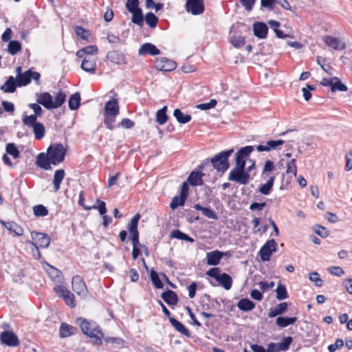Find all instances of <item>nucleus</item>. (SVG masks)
Instances as JSON below:
<instances>
[{"mask_svg": "<svg viewBox=\"0 0 352 352\" xmlns=\"http://www.w3.org/2000/svg\"><path fill=\"white\" fill-rule=\"evenodd\" d=\"M275 176H270L265 184H262L258 187V191L263 195L270 194L274 186Z\"/></svg>", "mask_w": 352, "mask_h": 352, "instance_id": "f704fd0d", "label": "nucleus"}, {"mask_svg": "<svg viewBox=\"0 0 352 352\" xmlns=\"http://www.w3.org/2000/svg\"><path fill=\"white\" fill-rule=\"evenodd\" d=\"M169 237L170 239H177L179 240H182L185 241H188L190 243L195 242V239L190 236L188 234L182 232L180 230H173L170 234Z\"/></svg>", "mask_w": 352, "mask_h": 352, "instance_id": "58836bf2", "label": "nucleus"}, {"mask_svg": "<svg viewBox=\"0 0 352 352\" xmlns=\"http://www.w3.org/2000/svg\"><path fill=\"white\" fill-rule=\"evenodd\" d=\"M277 243L274 239L268 240L260 249L259 255L263 261H269L273 252L276 251Z\"/></svg>", "mask_w": 352, "mask_h": 352, "instance_id": "9d476101", "label": "nucleus"}, {"mask_svg": "<svg viewBox=\"0 0 352 352\" xmlns=\"http://www.w3.org/2000/svg\"><path fill=\"white\" fill-rule=\"evenodd\" d=\"M253 151L254 146H245L240 148L235 154L236 165L245 168L246 161Z\"/></svg>", "mask_w": 352, "mask_h": 352, "instance_id": "ddd939ff", "label": "nucleus"}, {"mask_svg": "<svg viewBox=\"0 0 352 352\" xmlns=\"http://www.w3.org/2000/svg\"><path fill=\"white\" fill-rule=\"evenodd\" d=\"M228 179L240 184L245 185L250 182V174L245 171V167L235 165L229 173Z\"/></svg>", "mask_w": 352, "mask_h": 352, "instance_id": "0eeeda50", "label": "nucleus"}, {"mask_svg": "<svg viewBox=\"0 0 352 352\" xmlns=\"http://www.w3.org/2000/svg\"><path fill=\"white\" fill-rule=\"evenodd\" d=\"M31 237L32 241L36 243L38 248H47L50 244V237L46 233L38 232L36 231H32L31 232Z\"/></svg>", "mask_w": 352, "mask_h": 352, "instance_id": "f3484780", "label": "nucleus"}, {"mask_svg": "<svg viewBox=\"0 0 352 352\" xmlns=\"http://www.w3.org/2000/svg\"><path fill=\"white\" fill-rule=\"evenodd\" d=\"M186 201V199L184 197L179 195V196H175L170 204V208L174 210L179 206H182L184 205L185 202Z\"/></svg>", "mask_w": 352, "mask_h": 352, "instance_id": "6e6d98bb", "label": "nucleus"}, {"mask_svg": "<svg viewBox=\"0 0 352 352\" xmlns=\"http://www.w3.org/2000/svg\"><path fill=\"white\" fill-rule=\"evenodd\" d=\"M195 210L201 211L202 214L209 219L214 220L218 219V215L217 213L210 208L203 207L200 204H197L194 206Z\"/></svg>", "mask_w": 352, "mask_h": 352, "instance_id": "4c0bfd02", "label": "nucleus"}, {"mask_svg": "<svg viewBox=\"0 0 352 352\" xmlns=\"http://www.w3.org/2000/svg\"><path fill=\"white\" fill-rule=\"evenodd\" d=\"M65 175V172L64 169L60 168L58 169L54 172V178H53V185L54 188V192H57L59 190L60 188V184L63 182Z\"/></svg>", "mask_w": 352, "mask_h": 352, "instance_id": "473e14b6", "label": "nucleus"}, {"mask_svg": "<svg viewBox=\"0 0 352 352\" xmlns=\"http://www.w3.org/2000/svg\"><path fill=\"white\" fill-rule=\"evenodd\" d=\"M293 342V338L291 336L284 337L279 343H277L278 350L287 351Z\"/></svg>", "mask_w": 352, "mask_h": 352, "instance_id": "603ef678", "label": "nucleus"}, {"mask_svg": "<svg viewBox=\"0 0 352 352\" xmlns=\"http://www.w3.org/2000/svg\"><path fill=\"white\" fill-rule=\"evenodd\" d=\"M296 321V317L278 316L276 319V324L280 328H284L294 324Z\"/></svg>", "mask_w": 352, "mask_h": 352, "instance_id": "e433bc0d", "label": "nucleus"}, {"mask_svg": "<svg viewBox=\"0 0 352 352\" xmlns=\"http://www.w3.org/2000/svg\"><path fill=\"white\" fill-rule=\"evenodd\" d=\"M67 151L61 143L51 144L46 153L37 155L35 164L45 170H52L51 165L57 166L64 162Z\"/></svg>", "mask_w": 352, "mask_h": 352, "instance_id": "f257e3e1", "label": "nucleus"}, {"mask_svg": "<svg viewBox=\"0 0 352 352\" xmlns=\"http://www.w3.org/2000/svg\"><path fill=\"white\" fill-rule=\"evenodd\" d=\"M204 175L203 172L193 170L188 175L186 182L192 186H202L204 184Z\"/></svg>", "mask_w": 352, "mask_h": 352, "instance_id": "a878e982", "label": "nucleus"}, {"mask_svg": "<svg viewBox=\"0 0 352 352\" xmlns=\"http://www.w3.org/2000/svg\"><path fill=\"white\" fill-rule=\"evenodd\" d=\"M0 223L6 228L14 236H20L23 234V229L14 221H5L0 220Z\"/></svg>", "mask_w": 352, "mask_h": 352, "instance_id": "4be33fe9", "label": "nucleus"}, {"mask_svg": "<svg viewBox=\"0 0 352 352\" xmlns=\"http://www.w3.org/2000/svg\"><path fill=\"white\" fill-rule=\"evenodd\" d=\"M224 256H230L229 252H221L219 250H214L208 252L206 254V261L208 265L217 266L219 264L221 260Z\"/></svg>", "mask_w": 352, "mask_h": 352, "instance_id": "a211bd4d", "label": "nucleus"}, {"mask_svg": "<svg viewBox=\"0 0 352 352\" xmlns=\"http://www.w3.org/2000/svg\"><path fill=\"white\" fill-rule=\"evenodd\" d=\"M314 232L322 238H326L329 234V230L325 228L320 225L316 224L313 228Z\"/></svg>", "mask_w": 352, "mask_h": 352, "instance_id": "680f3d73", "label": "nucleus"}, {"mask_svg": "<svg viewBox=\"0 0 352 352\" xmlns=\"http://www.w3.org/2000/svg\"><path fill=\"white\" fill-rule=\"evenodd\" d=\"M119 113L120 107L118 100L113 97L105 103L103 111V123L108 129L112 131L116 128L113 123L116 121V117L119 115Z\"/></svg>", "mask_w": 352, "mask_h": 352, "instance_id": "7ed1b4c3", "label": "nucleus"}, {"mask_svg": "<svg viewBox=\"0 0 352 352\" xmlns=\"http://www.w3.org/2000/svg\"><path fill=\"white\" fill-rule=\"evenodd\" d=\"M254 35L260 39H264L267 37L268 33L267 25L261 21L254 22L252 25Z\"/></svg>", "mask_w": 352, "mask_h": 352, "instance_id": "aec40b11", "label": "nucleus"}, {"mask_svg": "<svg viewBox=\"0 0 352 352\" xmlns=\"http://www.w3.org/2000/svg\"><path fill=\"white\" fill-rule=\"evenodd\" d=\"M274 162L270 160H267L265 163L264 168L261 173V177L266 178L268 177L267 173L274 170Z\"/></svg>", "mask_w": 352, "mask_h": 352, "instance_id": "bf43d9fd", "label": "nucleus"}, {"mask_svg": "<svg viewBox=\"0 0 352 352\" xmlns=\"http://www.w3.org/2000/svg\"><path fill=\"white\" fill-rule=\"evenodd\" d=\"M309 280L314 282L315 285L317 287H321L324 284V280L320 278V274L316 272L309 274Z\"/></svg>", "mask_w": 352, "mask_h": 352, "instance_id": "e2e57ef3", "label": "nucleus"}, {"mask_svg": "<svg viewBox=\"0 0 352 352\" xmlns=\"http://www.w3.org/2000/svg\"><path fill=\"white\" fill-rule=\"evenodd\" d=\"M125 8L131 14V22L142 28L144 25V14L140 7V0H126Z\"/></svg>", "mask_w": 352, "mask_h": 352, "instance_id": "423d86ee", "label": "nucleus"}, {"mask_svg": "<svg viewBox=\"0 0 352 352\" xmlns=\"http://www.w3.org/2000/svg\"><path fill=\"white\" fill-rule=\"evenodd\" d=\"M288 307V304L286 302H280L278 304L276 307H272L270 309L268 312L269 318H274L278 316H281L280 315L285 314Z\"/></svg>", "mask_w": 352, "mask_h": 352, "instance_id": "c756f323", "label": "nucleus"}, {"mask_svg": "<svg viewBox=\"0 0 352 352\" xmlns=\"http://www.w3.org/2000/svg\"><path fill=\"white\" fill-rule=\"evenodd\" d=\"M217 104L215 99H211L208 102L201 103L197 105V108L201 110L206 111L214 108Z\"/></svg>", "mask_w": 352, "mask_h": 352, "instance_id": "052dcab7", "label": "nucleus"}, {"mask_svg": "<svg viewBox=\"0 0 352 352\" xmlns=\"http://www.w3.org/2000/svg\"><path fill=\"white\" fill-rule=\"evenodd\" d=\"M30 74L31 69H29L19 76L16 77L19 87L26 86L31 82Z\"/></svg>", "mask_w": 352, "mask_h": 352, "instance_id": "c03bdc74", "label": "nucleus"}, {"mask_svg": "<svg viewBox=\"0 0 352 352\" xmlns=\"http://www.w3.org/2000/svg\"><path fill=\"white\" fill-rule=\"evenodd\" d=\"M66 100V95L65 93L60 91L56 95L54 98V100L52 98V103H53V109H57L60 107H61Z\"/></svg>", "mask_w": 352, "mask_h": 352, "instance_id": "8fccbe9b", "label": "nucleus"}, {"mask_svg": "<svg viewBox=\"0 0 352 352\" xmlns=\"http://www.w3.org/2000/svg\"><path fill=\"white\" fill-rule=\"evenodd\" d=\"M36 102L46 109H53L52 96L49 92L36 93Z\"/></svg>", "mask_w": 352, "mask_h": 352, "instance_id": "412c9836", "label": "nucleus"}, {"mask_svg": "<svg viewBox=\"0 0 352 352\" xmlns=\"http://www.w3.org/2000/svg\"><path fill=\"white\" fill-rule=\"evenodd\" d=\"M54 291L59 298L64 300L65 303L68 307L71 308L76 307V304L74 294L69 292L65 287L61 285H57L54 287Z\"/></svg>", "mask_w": 352, "mask_h": 352, "instance_id": "6e6552de", "label": "nucleus"}, {"mask_svg": "<svg viewBox=\"0 0 352 352\" xmlns=\"http://www.w3.org/2000/svg\"><path fill=\"white\" fill-rule=\"evenodd\" d=\"M73 290L80 296L85 298L89 292L83 278L78 275L73 277L72 281Z\"/></svg>", "mask_w": 352, "mask_h": 352, "instance_id": "dca6fc26", "label": "nucleus"}, {"mask_svg": "<svg viewBox=\"0 0 352 352\" xmlns=\"http://www.w3.org/2000/svg\"><path fill=\"white\" fill-rule=\"evenodd\" d=\"M107 59L112 63L116 65H125L126 64L124 55L118 50H112L107 53Z\"/></svg>", "mask_w": 352, "mask_h": 352, "instance_id": "b1692460", "label": "nucleus"}, {"mask_svg": "<svg viewBox=\"0 0 352 352\" xmlns=\"http://www.w3.org/2000/svg\"><path fill=\"white\" fill-rule=\"evenodd\" d=\"M160 50L151 43H145L141 45L138 50L139 56H144L148 54L151 56H156L160 54Z\"/></svg>", "mask_w": 352, "mask_h": 352, "instance_id": "5701e85b", "label": "nucleus"}, {"mask_svg": "<svg viewBox=\"0 0 352 352\" xmlns=\"http://www.w3.org/2000/svg\"><path fill=\"white\" fill-rule=\"evenodd\" d=\"M41 104L37 103H30L28 107L34 111V114L28 116L25 113L23 115L22 120H28L30 118H34V120H37L38 117H41L43 115V110L42 109Z\"/></svg>", "mask_w": 352, "mask_h": 352, "instance_id": "7c9ffc66", "label": "nucleus"}, {"mask_svg": "<svg viewBox=\"0 0 352 352\" xmlns=\"http://www.w3.org/2000/svg\"><path fill=\"white\" fill-rule=\"evenodd\" d=\"M22 122L25 125L32 128L36 140H41L44 138L45 129L43 123L34 120L33 117L28 120H22Z\"/></svg>", "mask_w": 352, "mask_h": 352, "instance_id": "f8f14e48", "label": "nucleus"}, {"mask_svg": "<svg viewBox=\"0 0 352 352\" xmlns=\"http://www.w3.org/2000/svg\"><path fill=\"white\" fill-rule=\"evenodd\" d=\"M76 35L80 37L82 40H88V31L82 26L76 25L75 28Z\"/></svg>", "mask_w": 352, "mask_h": 352, "instance_id": "774afa93", "label": "nucleus"}, {"mask_svg": "<svg viewBox=\"0 0 352 352\" xmlns=\"http://www.w3.org/2000/svg\"><path fill=\"white\" fill-rule=\"evenodd\" d=\"M200 304L204 311L210 310L214 307L213 298L207 294H205L201 298Z\"/></svg>", "mask_w": 352, "mask_h": 352, "instance_id": "a18cd8bd", "label": "nucleus"}, {"mask_svg": "<svg viewBox=\"0 0 352 352\" xmlns=\"http://www.w3.org/2000/svg\"><path fill=\"white\" fill-rule=\"evenodd\" d=\"M170 323L175 329L176 331L183 334L187 338H190L191 334L190 331L185 327V325L175 319V318H170Z\"/></svg>", "mask_w": 352, "mask_h": 352, "instance_id": "2f4dec72", "label": "nucleus"}, {"mask_svg": "<svg viewBox=\"0 0 352 352\" xmlns=\"http://www.w3.org/2000/svg\"><path fill=\"white\" fill-rule=\"evenodd\" d=\"M255 307L256 304L248 298H243L237 302V307L244 312L252 311Z\"/></svg>", "mask_w": 352, "mask_h": 352, "instance_id": "72a5a7b5", "label": "nucleus"}, {"mask_svg": "<svg viewBox=\"0 0 352 352\" xmlns=\"http://www.w3.org/2000/svg\"><path fill=\"white\" fill-rule=\"evenodd\" d=\"M21 50V43L16 40L10 41L8 51L11 55H15Z\"/></svg>", "mask_w": 352, "mask_h": 352, "instance_id": "3c124183", "label": "nucleus"}, {"mask_svg": "<svg viewBox=\"0 0 352 352\" xmlns=\"http://www.w3.org/2000/svg\"><path fill=\"white\" fill-rule=\"evenodd\" d=\"M275 292L276 294V298L278 300H283L289 298L286 286L280 282L278 283Z\"/></svg>", "mask_w": 352, "mask_h": 352, "instance_id": "49530a36", "label": "nucleus"}, {"mask_svg": "<svg viewBox=\"0 0 352 352\" xmlns=\"http://www.w3.org/2000/svg\"><path fill=\"white\" fill-rule=\"evenodd\" d=\"M186 11L193 15H199L205 10L204 0H186L185 4Z\"/></svg>", "mask_w": 352, "mask_h": 352, "instance_id": "4468645a", "label": "nucleus"}, {"mask_svg": "<svg viewBox=\"0 0 352 352\" xmlns=\"http://www.w3.org/2000/svg\"><path fill=\"white\" fill-rule=\"evenodd\" d=\"M176 67V62L166 57L157 58L155 61V68L164 72L173 71Z\"/></svg>", "mask_w": 352, "mask_h": 352, "instance_id": "2eb2a0df", "label": "nucleus"}, {"mask_svg": "<svg viewBox=\"0 0 352 352\" xmlns=\"http://www.w3.org/2000/svg\"><path fill=\"white\" fill-rule=\"evenodd\" d=\"M50 277L57 282H60L63 279V274L60 270L57 268L50 265V270L48 272Z\"/></svg>", "mask_w": 352, "mask_h": 352, "instance_id": "5fc2aeb1", "label": "nucleus"}, {"mask_svg": "<svg viewBox=\"0 0 352 352\" xmlns=\"http://www.w3.org/2000/svg\"><path fill=\"white\" fill-rule=\"evenodd\" d=\"M285 144V141L278 139V140H270L266 142L265 144H258L256 146V150L258 152H269L272 150L278 149L280 146H283Z\"/></svg>", "mask_w": 352, "mask_h": 352, "instance_id": "6ab92c4d", "label": "nucleus"}, {"mask_svg": "<svg viewBox=\"0 0 352 352\" xmlns=\"http://www.w3.org/2000/svg\"><path fill=\"white\" fill-rule=\"evenodd\" d=\"M145 20L146 23L151 28H156L157 23L159 21V19L156 16L153 12H147L144 16V21Z\"/></svg>", "mask_w": 352, "mask_h": 352, "instance_id": "09e8293b", "label": "nucleus"}, {"mask_svg": "<svg viewBox=\"0 0 352 352\" xmlns=\"http://www.w3.org/2000/svg\"><path fill=\"white\" fill-rule=\"evenodd\" d=\"M6 151L7 154H9L13 157V158L16 159L20 155V152L18 148L14 143L10 142L6 144Z\"/></svg>", "mask_w": 352, "mask_h": 352, "instance_id": "4d7b16f0", "label": "nucleus"}, {"mask_svg": "<svg viewBox=\"0 0 352 352\" xmlns=\"http://www.w3.org/2000/svg\"><path fill=\"white\" fill-rule=\"evenodd\" d=\"M324 41L328 46L336 50H343L346 48L345 43H341V41L338 38L333 36H325Z\"/></svg>", "mask_w": 352, "mask_h": 352, "instance_id": "c85d7f7f", "label": "nucleus"}, {"mask_svg": "<svg viewBox=\"0 0 352 352\" xmlns=\"http://www.w3.org/2000/svg\"><path fill=\"white\" fill-rule=\"evenodd\" d=\"M206 274L215 279L220 286L226 290H229L232 286L233 280L231 276L226 272H221L219 267H214L209 269Z\"/></svg>", "mask_w": 352, "mask_h": 352, "instance_id": "39448f33", "label": "nucleus"}, {"mask_svg": "<svg viewBox=\"0 0 352 352\" xmlns=\"http://www.w3.org/2000/svg\"><path fill=\"white\" fill-rule=\"evenodd\" d=\"M33 211L36 217H45L48 214V210L42 204L34 206Z\"/></svg>", "mask_w": 352, "mask_h": 352, "instance_id": "13d9d810", "label": "nucleus"}, {"mask_svg": "<svg viewBox=\"0 0 352 352\" xmlns=\"http://www.w3.org/2000/svg\"><path fill=\"white\" fill-rule=\"evenodd\" d=\"M167 110V106H164L162 108L157 110V111L156 112L155 120L158 123V124L163 125L167 122L168 119V116L166 113Z\"/></svg>", "mask_w": 352, "mask_h": 352, "instance_id": "37998d69", "label": "nucleus"}, {"mask_svg": "<svg viewBox=\"0 0 352 352\" xmlns=\"http://www.w3.org/2000/svg\"><path fill=\"white\" fill-rule=\"evenodd\" d=\"M347 89H348L347 86L345 85L339 78L335 77L334 81L332 85L331 89V91H333V92H336L337 91H346Z\"/></svg>", "mask_w": 352, "mask_h": 352, "instance_id": "864d4df0", "label": "nucleus"}, {"mask_svg": "<svg viewBox=\"0 0 352 352\" xmlns=\"http://www.w3.org/2000/svg\"><path fill=\"white\" fill-rule=\"evenodd\" d=\"M230 43L234 47L241 48L245 45V41L243 36H233L231 38Z\"/></svg>", "mask_w": 352, "mask_h": 352, "instance_id": "0e129e2a", "label": "nucleus"}, {"mask_svg": "<svg viewBox=\"0 0 352 352\" xmlns=\"http://www.w3.org/2000/svg\"><path fill=\"white\" fill-rule=\"evenodd\" d=\"M344 346V341L341 338H337L334 344L329 345L328 350L329 352H336L338 349L342 348Z\"/></svg>", "mask_w": 352, "mask_h": 352, "instance_id": "338daca9", "label": "nucleus"}, {"mask_svg": "<svg viewBox=\"0 0 352 352\" xmlns=\"http://www.w3.org/2000/svg\"><path fill=\"white\" fill-rule=\"evenodd\" d=\"M92 209H97L98 210L99 214L102 216V225L104 227L107 228L109 226V225L112 222V218L111 217H109L106 215V213L107 212V209L106 207V203L104 201H102L100 199H96V203L94 205L90 206V207H86V210H90Z\"/></svg>", "mask_w": 352, "mask_h": 352, "instance_id": "1a4fd4ad", "label": "nucleus"}, {"mask_svg": "<svg viewBox=\"0 0 352 352\" xmlns=\"http://www.w3.org/2000/svg\"><path fill=\"white\" fill-rule=\"evenodd\" d=\"M150 278L152 284L156 289H162L164 287V285L160 278V275L154 269L151 270Z\"/></svg>", "mask_w": 352, "mask_h": 352, "instance_id": "de8ad7c7", "label": "nucleus"}, {"mask_svg": "<svg viewBox=\"0 0 352 352\" xmlns=\"http://www.w3.org/2000/svg\"><path fill=\"white\" fill-rule=\"evenodd\" d=\"M173 116L180 124H186L192 119V116L190 114L184 113L179 109H175L174 110Z\"/></svg>", "mask_w": 352, "mask_h": 352, "instance_id": "79ce46f5", "label": "nucleus"}, {"mask_svg": "<svg viewBox=\"0 0 352 352\" xmlns=\"http://www.w3.org/2000/svg\"><path fill=\"white\" fill-rule=\"evenodd\" d=\"M316 89V87L314 85H307L306 87H303L302 89V91L303 93V97L305 101H309L312 94H311V91H314Z\"/></svg>", "mask_w": 352, "mask_h": 352, "instance_id": "69168bd1", "label": "nucleus"}, {"mask_svg": "<svg viewBox=\"0 0 352 352\" xmlns=\"http://www.w3.org/2000/svg\"><path fill=\"white\" fill-rule=\"evenodd\" d=\"M234 152V148L223 151L209 159L212 166L218 172L225 173L230 167L229 157Z\"/></svg>", "mask_w": 352, "mask_h": 352, "instance_id": "20e7f679", "label": "nucleus"}, {"mask_svg": "<svg viewBox=\"0 0 352 352\" xmlns=\"http://www.w3.org/2000/svg\"><path fill=\"white\" fill-rule=\"evenodd\" d=\"M78 329L66 322H62L59 328V336L60 338H67L76 334Z\"/></svg>", "mask_w": 352, "mask_h": 352, "instance_id": "bb28decb", "label": "nucleus"}, {"mask_svg": "<svg viewBox=\"0 0 352 352\" xmlns=\"http://www.w3.org/2000/svg\"><path fill=\"white\" fill-rule=\"evenodd\" d=\"M19 87L18 82L12 76H10L6 80L4 84L1 86L0 89L5 93H13Z\"/></svg>", "mask_w": 352, "mask_h": 352, "instance_id": "cd10ccee", "label": "nucleus"}, {"mask_svg": "<svg viewBox=\"0 0 352 352\" xmlns=\"http://www.w3.org/2000/svg\"><path fill=\"white\" fill-rule=\"evenodd\" d=\"M161 298L169 306L176 305L179 301L177 294L169 289L162 293Z\"/></svg>", "mask_w": 352, "mask_h": 352, "instance_id": "393cba45", "label": "nucleus"}, {"mask_svg": "<svg viewBox=\"0 0 352 352\" xmlns=\"http://www.w3.org/2000/svg\"><path fill=\"white\" fill-rule=\"evenodd\" d=\"M140 219V214L137 213L132 217L129 223L127 224L126 228L129 232V235L139 234L138 226Z\"/></svg>", "mask_w": 352, "mask_h": 352, "instance_id": "c9c22d12", "label": "nucleus"}, {"mask_svg": "<svg viewBox=\"0 0 352 352\" xmlns=\"http://www.w3.org/2000/svg\"><path fill=\"white\" fill-rule=\"evenodd\" d=\"M0 341L2 344L10 347H16L20 344L18 336L12 331H3L0 334Z\"/></svg>", "mask_w": 352, "mask_h": 352, "instance_id": "9b49d317", "label": "nucleus"}, {"mask_svg": "<svg viewBox=\"0 0 352 352\" xmlns=\"http://www.w3.org/2000/svg\"><path fill=\"white\" fill-rule=\"evenodd\" d=\"M76 324L80 327L83 334L95 339L94 341L95 345L101 346L102 344L104 333L97 322L82 317H78L76 318Z\"/></svg>", "mask_w": 352, "mask_h": 352, "instance_id": "f03ea898", "label": "nucleus"}, {"mask_svg": "<svg viewBox=\"0 0 352 352\" xmlns=\"http://www.w3.org/2000/svg\"><path fill=\"white\" fill-rule=\"evenodd\" d=\"M80 94L76 92L70 96L68 100V106L70 110H77L80 106Z\"/></svg>", "mask_w": 352, "mask_h": 352, "instance_id": "ea45409f", "label": "nucleus"}, {"mask_svg": "<svg viewBox=\"0 0 352 352\" xmlns=\"http://www.w3.org/2000/svg\"><path fill=\"white\" fill-rule=\"evenodd\" d=\"M80 67L87 72L94 74L96 70V63L92 58H85L82 61Z\"/></svg>", "mask_w": 352, "mask_h": 352, "instance_id": "a19ab883", "label": "nucleus"}]
</instances>
